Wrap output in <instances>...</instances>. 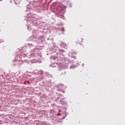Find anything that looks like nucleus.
I'll use <instances>...</instances> for the list:
<instances>
[{
    "label": "nucleus",
    "instance_id": "f257e3e1",
    "mask_svg": "<svg viewBox=\"0 0 125 125\" xmlns=\"http://www.w3.org/2000/svg\"><path fill=\"white\" fill-rule=\"evenodd\" d=\"M77 43H81V42H79V41H77Z\"/></svg>",
    "mask_w": 125,
    "mask_h": 125
}]
</instances>
